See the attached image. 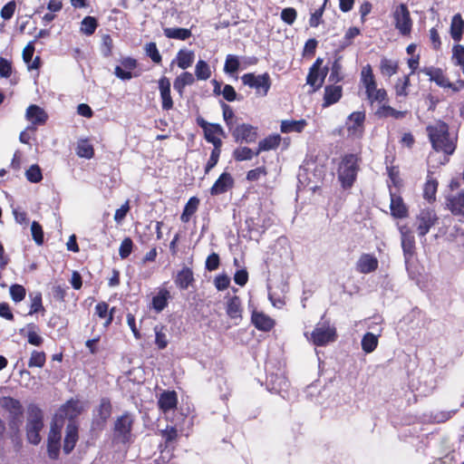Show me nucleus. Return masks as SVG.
<instances>
[{
	"label": "nucleus",
	"mask_w": 464,
	"mask_h": 464,
	"mask_svg": "<svg viewBox=\"0 0 464 464\" xmlns=\"http://www.w3.org/2000/svg\"><path fill=\"white\" fill-rule=\"evenodd\" d=\"M26 337L28 343L34 346H40L44 343V338L38 334L37 326L34 324H27Z\"/></svg>",
	"instance_id": "39"
},
{
	"label": "nucleus",
	"mask_w": 464,
	"mask_h": 464,
	"mask_svg": "<svg viewBox=\"0 0 464 464\" xmlns=\"http://www.w3.org/2000/svg\"><path fill=\"white\" fill-rule=\"evenodd\" d=\"M227 314L231 319L242 318V306L239 297L232 296L227 302Z\"/></svg>",
	"instance_id": "28"
},
{
	"label": "nucleus",
	"mask_w": 464,
	"mask_h": 464,
	"mask_svg": "<svg viewBox=\"0 0 464 464\" xmlns=\"http://www.w3.org/2000/svg\"><path fill=\"white\" fill-rule=\"evenodd\" d=\"M306 125L305 120H285L281 121L280 130L283 133L302 132Z\"/></svg>",
	"instance_id": "30"
},
{
	"label": "nucleus",
	"mask_w": 464,
	"mask_h": 464,
	"mask_svg": "<svg viewBox=\"0 0 464 464\" xmlns=\"http://www.w3.org/2000/svg\"><path fill=\"white\" fill-rule=\"evenodd\" d=\"M361 82L363 84L365 90L369 87L372 89V85L376 83L372 69L370 64L362 67L361 72Z\"/></svg>",
	"instance_id": "40"
},
{
	"label": "nucleus",
	"mask_w": 464,
	"mask_h": 464,
	"mask_svg": "<svg viewBox=\"0 0 464 464\" xmlns=\"http://www.w3.org/2000/svg\"><path fill=\"white\" fill-rule=\"evenodd\" d=\"M158 403L160 409L164 412L174 410L178 403L177 393L175 392H164L161 393Z\"/></svg>",
	"instance_id": "21"
},
{
	"label": "nucleus",
	"mask_w": 464,
	"mask_h": 464,
	"mask_svg": "<svg viewBox=\"0 0 464 464\" xmlns=\"http://www.w3.org/2000/svg\"><path fill=\"white\" fill-rule=\"evenodd\" d=\"M253 324L261 331H269L273 328L275 322L268 315L261 312H253L251 317Z\"/></svg>",
	"instance_id": "19"
},
{
	"label": "nucleus",
	"mask_w": 464,
	"mask_h": 464,
	"mask_svg": "<svg viewBox=\"0 0 464 464\" xmlns=\"http://www.w3.org/2000/svg\"><path fill=\"white\" fill-rule=\"evenodd\" d=\"M438 188V181L434 179L429 178L424 185L423 196L428 200L435 199V195Z\"/></svg>",
	"instance_id": "45"
},
{
	"label": "nucleus",
	"mask_w": 464,
	"mask_h": 464,
	"mask_svg": "<svg viewBox=\"0 0 464 464\" xmlns=\"http://www.w3.org/2000/svg\"><path fill=\"white\" fill-rule=\"evenodd\" d=\"M155 343L159 349H164L168 344L166 334L163 332V326L156 325L154 327Z\"/></svg>",
	"instance_id": "54"
},
{
	"label": "nucleus",
	"mask_w": 464,
	"mask_h": 464,
	"mask_svg": "<svg viewBox=\"0 0 464 464\" xmlns=\"http://www.w3.org/2000/svg\"><path fill=\"white\" fill-rule=\"evenodd\" d=\"M232 135L236 141H244L246 143L255 142L257 137L256 129L246 123L237 126L232 131Z\"/></svg>",
	"instance_id": "12"
},
{
	"label": "nucleus",
	"mask_w": 464,
	"mask_h": 464,
	"mask_svg": "<svg viewBox=\"0 0 464 464\" xmlns=\"http://www.w3.org/2000/svg\"><path fill=\"white\" fill-rule=\"evenodd\" d=\"M239 60L237 56L233 54H228L226 57V62L224 65V71L227 73H234L236 72L239 68Z\"/></svg>",
	"instance_id": "50"
},
{
	"label": "nucleus",
	"mask_w": 464,
	"mask_h": 464,
	"mask_svg": "<svg viewBox=\"0 0 464 464\" xmlns=\"http://www.w3.org/2000/svg\"><path fill=\"white\" fill-rule=\"evenodd\" d=\"M221 152V147H214L213 150L211 151L210 158L206 165L205 172L208 173L211 169H213L219 159Z\"/></svg>",
	"instance_id": "59"
},
{
	"label": "nucleus",
	"mask_w": 464,
	"mask_h": 464,
	"mask_svg": "<svg viewBox=\"0 0 464 464\" xmlns=\"http://www.w3.org/2000/svg\"><path fill=\"white\" fill-rule=\"evenodd\" d=\"M193 281V272L188 267L182 268L175 278V284L182 290L187 289Z\"/></svg>",
	"instance_id": "31"
},
{
	"label": "nucleus",
	"mask_w": 464,
	"mask_h": 464,
	"mask_svg": "<svg viewBox=\"0 0 464 464\" xmlns=\"http://www.w3.org/2000/svg\"><path fill=\"white\" fill-rule=\"evenodd\" d=\"M26 179L33 183L42 180V171L38 165H32L25 172Z\"/></svg>",
	"instance_id": "52"
},
{
	"label": "nucleus",
	"mask_w": 464,
	"mask_h": 464,
	"mask_svg": "<svg viewBox=\"0 0 464 464\" xmlns=\"http://www.w3.org/2000/svg\"><path fill=\"white\" fill-rule=\"evenodd\" d=\"M342 97V87L338 85L326 86L324 89V107L337 102Z\"/></svg>",
	"instance_id": "24"
},
{
	"label": "nucleus",
	"mask_w": 464,
	"mask_h": 464,
	"mask_svg": "<svg viewBox=\"0 0 464 464\" xmlns=\"http://www.w3.org/2000/svg\"><path fill=\"white\" fill-rule=\"evenodd\" d=\"M31 233L34 240L37 245H42L44 242V232L41 225L34 221L31 225Z\"/></svg>",
	"instance_id": "57"
},
{
	"label": "nucleus",
	"mask_w": 464,
	"mask_h": 464,
	"mask_svg": "<svg viewBox=\"0 0 464 464\" xmlns=\"http://www.w3.org/2000/svg\"><path fill=\"white\" fill-rule=\"evenodd\" d=\"M198 125L202 128L206 140L214 147H221L222 140L218 136H225L223 128L218 123H209L201 117L197 118Z\"/></svg>",
	"instance_id": "9"
},
{
	"label": "nucleus",
	"mask_w": 464,
	"mask_h": 464,
	"mask_svg": "<svg viewBox=\"0 0 464 464\" xmlns=\"http://www.w3.org/2000/svg\"><path fill=\"white\" fill-rule=\"evenodd\" d=\"M170 297L171 295L169 290L166 288H160L157 295L152 298V308L157 313H160L168 305V302Z\"/></svg>",
	"instance_id": "26"
},
{
	"label": "nucleus",
	"mask_w": 464,
	"mask_h": 464,
	"mask_svg": "<svg viewBox=\"0 0 464 464\" xmlns=\"http://www.w3.org/2000/svg\"><path fill=\"white\" fill-rule=\"evenodd\" d=\"M159 89L162 101V109L169 111L173 107V101L170 95V82L163 76L159 80Z\"/></svg>",
	"instance_id": "17"
},
{
	"label": "nucleus",
	"mask_w": 464,
	"mask_h": 464,
	"mask_svg": "<svg viewBox=\"0 0 464 464\" xmlns=\"http://www.w3.org/2000/svg\"><path fill=\"white\" fill-rule=\"evenodd\" d=\"M44 428V413L35 405H30L27 409L26 435L30 443L37 445L41 441L40 431Z\"/></svg>",
	"instance_id": "3"
},
{
	"label": "nucleus",
	"mask_w": 464,
	"mask_h": 464,
	"mask_svg": "<svg viewBox=\"0 0 464 464\" xmlns=\"http://www.w3.org/2000/svg\"><path fill=\"white\" fill-rule=\"evenodd\" d=\"M376 113L379 117L401 119L405 116L406 111H397L389 105H382L378 109Z\"/></svg>",
	"instance_id": "42"
},
{
	"label": "nucleus",
	"mask_w": 464,
	"mask_h": 464,
	"mask_svg": "<svg viewBox=\"0 0 464 464\" xmlns=\"http://www.w3.org/2000/svg\"><path fill=\"white\" fill-rule=\"evenodd\" d=\"M464 32V20L459 14L452 17L450 24V35L454 41L459 42L461 40L462 33Z\"/></svg>",
	"instance_id": "32"
},
{
	"label": "nucleus",
	"mask_w": 464,
	"mask_h": 464,
	"mask_svg": "<svg viewBox=\"0 0 464 464\" xmlns=\"http://www.w3.org/2000/svg\"><path fill=\"white\" fill-rule=\"evenodd\" d=\"M425 73L430 76V81L436 82L437 85L442 88H453L449 79L443 74L442 71L438 68H428L425 69Z\"/></svg>",
	"instance_id": "22"
},
{
	"label": "nucleus",
	"mask_w": 464,
	"mask_h": 464,
	"mask_svg": "<svg viewBox=\"0 0 464 464\" xmlns=\"http://www.w3.org/2000/svg\"><path fill=\"white\" fill-rule=\"evenodd\" d=\"M195 60V53L193 51L181 49L178 52L176 56V63L178 66L186 70L192 65Z\"/></svg>",
	"instance_id": "29"
},
{
	"label": "nucleus",
	"mask_w": 464,
	"mask_h": 464,
	"mask_svg": "<svg viewBox=\"0 0 464 464\" xmlns=\"http://www.w3.org/2000/svg\"><path fill=\"white\" fill-rule=\"evenodd\" d=\"M195 82V77L191 72H185L179 75L173 83L174 89L182 95L184 88L188 85L193 84Z\"/></svg>",
	"instance_id": "33"
},
{
	"label": "nucleus",
	"mask_w": 464,
	"mask_h": 464,
	"mask_svg": "<svg viewBox=\"0 0 464 464\" xmlns=\"http://www.w3.org/2000/svg\"><path fill=\"white\" fill-rule=\"evenodd\" d=\"M219 266V256L216 253L209 255L206 260V268L208 271H214L218 269Z\"/></svg>",
	"instance_id": "64"
},
{
	"label": "nucleus",
	"mask_w": 464,
	"mask_h": 464,
	"mask_svg": "<svg viewBox=\"0 0 464 464\" xmlns=\"http://www.w3.org/2000/svg\"><path fill=\"white\" fill-rule=\"evenodd\" d=\"M163 32L169 39L187 40L191 36V31L187 28L168 27Z\"/></svg>",
	"instance_id": "34"
},
{
	"label": "nucleus",
	"mask_w": 464,
	"mask_h": 464,
	"mask_svg": "<svg viewBox=\"0 0 464 464\" xmlns=\"http://www.w3.org/2000/svg\"><path fill=\"white\" fill-rule=\"evenodd\" d=\"M378 259L370 254H362L356 262V270L362 274H369L378 267Z\"/></svg>",
	"instance_id": "15"
},
{
	"label": "nucleus",
	"mask_w": 464,
	"mask_h": 464,
	"mask_svg": "<svg viewBox=\"0 0 464 464\" xmlns=\"http://www.w3.org/2000/svg\"><path fill=\"white\" fill-rule=\"evenodd\" d=\"M427 132L436 151H442L447 155L454 152L457 138L450 135L449 126L445 122L438 121L432 126H428Z\"/></svg>",
	"instance_id": "2"
},
{
	"label": "nucleus",
	"mask_w": 464,
	"mask_h": 464,
	"mask_svg": "<svg viewBox=\"0 0 464 464\" xmlns=\"http://www.w3.org/2000/svg\"><path fill=\"white\" fill-rule=\"evenodd\" d=\"M410 85V79L409 76L403 77V79H400L398 82L396 83L395 89H396V94L399 96H407V89Z\"/></svg>",
	"instance_id": "60"
},
{
	"label": "nucleus",
	"mask_w": 464,
	"mask_h": 464,
	"mask_svg": "<svg viewBox=\"0 0 464 464\" xmlns=\"http://www.w3.org/2000/svg\"><path fill=\"white\" fill-rule=\"evenodd\" d=\"M137 67V61L130 57H126L121 61V65L116 66L115 75L121 80H130L133 77L131 71Z\"/></svg>",
	"instance_id": "13"
},
{
	"label": "nucleus",
	"mask_w": 464,
	"mask_h": 464,
	"mask_svg": "<svg viewBox=\"0 0 464 464\" xmlns=\"http://www.w3.org/2000/svg\"><path fill=\"white\" fill-rule=\"evenodd\" d=\"M80 412L81 408L78 401H69L55 414L47 440V450L50 458L56 459L59 455L63 427L62 420L63 418H68L70 420L65 429L63 450L64 453L69 454L74 449L79 435L78 427L72 420L78 416Z\"/></svg>",
	"instance_id": "1"
},
{
	"label": "nucleus",
	"mask_w": 464,
	"mask_h": 464,
	"mask_svg": "<svg viewBox=\"0 0 464 464\" xmlns=\"http://www.w3.org/2000/svg\"><path fill=\"white\" fill-rule=\"evenodd\" d=\"M341 57L335 59L331 67V73L329 81L333 82H339L343 80L342 64L340 63Z\"/></svg>",
	"instance_id": "46"
},
{
	"label": "nucleus",
	"mask_w": 464,
	"mask_h": 464,
	"mask_svg": "<svg viewBox=\"0 0 464 464\" xmlns=\"http://www.w3.org/2000/svg\"><path fill=\"white\" fill-rule=\"evenodd\" d=\"M98 26L97 21L92 16H86L81 23V32L86 35L92 34Z\"/></svg>",
	"instance_id": "43"
},
{
	"label": "nucleus",
	"mask_w": 464,
	"mask_h": 464,
	"mask_svg": "<svg viewBox=\"0 0 464 464\" xmlns=\"http://www.w3.org/2000/svg\"><path fill=\"white\" fill-rule=\"evenodd\" d=\"M281 18L288 24H292L296 18V11L294 8H285L281 12Z\"/></svg>",
	"instance_id": "62"
},
{
	"label": "nucleus",
	"mask_w": 464,
	"mask_h": 464,
	"mask_svg": "<svg viewBox=\"0 0 464 464\" xmlns=\"http://www.w3.org/2000/svg\"><path fill=\"white\" fill-rule=\"evenodd\" d=\"M229 284L230 278L227 275H219L215 278V286L219 291L227 289Z\"/></svg>",
	"instance_id": "63"
},
{
	"label": "nucleus",
	"mask_w": 464,
	"mask_h": 464,
	"mask_svg": "<svg viewBox=\"0 0 464 464\" xmlns=\"http://www.w3.org/2000/svg\"><path fill=\"white\" fill-rule=\"evenodd\" d=\"M241 81L244 85L254 89L256 94L260 97L267 95L272 84L270 75L267 72L262 74L245 73L241 76Z\"/></svg>",
	"instance_id": "5"
},
{
	"label": "nucleus",
	"mask_w": 464,
	"mask_h": 464,
	"mask_svg": "<svg viewBox=\"0 0 464 464\" xmlns=\"http://www.w3.org/2000/svg\"><path fill=\"white\" fill-rule=\"evenodd\" d=\"M93 148L87 141H81L77 146V155L82 158L91 159L93 157Z\"/></svg>",
	"instance_id": "51"
},
{
	"label": "nucleus",
	"mask_w": 464,
	"mask_h": 464,
	"mask_svg": "<svg viewBox=\"0 0 464 464\" xmlns=\"http://www.w3.org/2000/svg\"><path fill=\"white\" fill-rule=\"evenodd\" d=\"M452 60L456 65L461 67L464 73V46L456 44L452 48Z\"/></svg>",
	"instance_id": "49"
},
{
	"label": "nucleus",
	"mask_w": 464,
	"mask_h": 464,
	"mask_svg": "<svg viewBox=\"0 0 464 464\" xmlns=\"http://www.w3.org/2000/svg\"><path fill=\"white\" fill-rule=\"evenodd\" d=\"M108 308H109V305L104 302L99 303L95 306V312L99 317L106 318L108 316L106 323H105V326L109 325L112 321L111 313L108 315Z\"/></svg>",
	"instance_id": "55"
},
{
	"label": "nucleus",
	"mask_w": 464,
	"mask_h": 464,
	"mask_svg": "<svg viewBox=\"0 0 464 464\" xmlns=\"http://www.w3.org/2000/svg\"><path fill=\"white\" fill-rule=\"evenodd\" d=\"M391 214L393 218H403L408 216V208L401 197L391 193Z\"/></svg>",
	"instance_id": "18"
},
{
	"label": "nucleus",
	"mask_w": 464,
	"mask_h": 464,
	"mask_svg": "<svg viewBox=\"0 0 464 464\" xmlns=\"http://www.w3.org/2000/svg\"><path fill=\"white\" fill-rule=\"evenodd\" d=\"M281 142V136L279 134H272L268 137L263 139L258 143V149L256 151V156H257L262 151H267L271 150L276 149Z\"/></svg>",
	"instance_id": "27"
},
{
	"label": "nucleus",
	"mask_w": 464,
	"mask_h": 464,
	"mask_svg": "<svg viewBox=\"0 0 464 464\" xmlns=\"http://www.w3.org/2000/svg\"><path fill=\"white\" fill-rule=\"evenodd\" d=\"M449 207L452 214L459 216L464 221V192L459 191L449 198Z\"/></svg>",
	"instance_id": "20"
},
{
	"label": "nucleus",
	"mask_w": 464,
	"mask_h": 464,
	"mask_svg": "<svg viewBox=\"0 0 464 464\" xmlns=\"http://www.w3.org/2000/svg\"><path fill=\"white\" fill-rule=\"evenodd\" d=\"M368 100L372 103L374 102H382L387 98V92L384 89H378L377 84L372 85V88L365 90Z\"/></svg>",
	"instance_id": "38"
},
{
	"label": "nucleus",
	"mask_w": 464,
	"mask_h": 464,
	"mask_svg": "<svg viewBox=\"0 0 464 464\" xmlns=\"http://www.w3.org/2000/svg\"><path fill=\"white\" fill-rule=\"evenodd\" d=\"M380 70L382 75L391 77L398 72V63L394 60L382 58L380 63Z\"/></svg>",
	"instance_id": "37"
},
{
	"label": "nucleus",
	"mask_w": 464,
	"mask_h": 464,
	"mask_svg": "<svg viewBox=\"0 0 464 464\" xmlns=\"http://www.w3.org/2000/svg\"><path fill=\"white\" fill-rule=\"evenodd\" d=\"M16 4L14 1L8 2L1 10V17L4 20H9L14 14Z\"/></svg>",
	"instance_id": "61"
},
{
	"label": "nucleus",
	"mask_w": 464,
	"mask_h": 464,
	"mask_svg": "<svg viewBox=\"0 0 464 464\" xmlns=\"http://www.w3.org/2000/svg\"><path fill=\"white\" fill-rule=\"evenodd\" d=\"M46 361V355L44 352L33 351L31 353L30 359L28 361V366L30 368L39 367L42 368Z\"/></svg>",
	"instance_id": "44"
},
{
	"label": "nucleus",
	"mask_w": 464,
	"mask_h": 464,
	"mask_svg": "<svg viewBox=\"0 0 464 464\" xmlns=\"http://www.w3.org/2000/svg\"><path fill=\"white\" fill-rule=\"evenodd\" d=\"M399 230L401 233V247L403 250L405 261L409 262V260L415 254V238L411 229L408 226H401Z\"/></svg>",
	"instance_id": "11"
},
{
	"label": "nucleus",
	"mask_w": 464,
	"mask_h": 464,
	"mask_svg": "<svg viewBox=\"0 0 464 464\" xmlns=\"http://www.w3.org/2000/svg\"><path fill=\"white\" fill-rule=\"evenodd\" d=\"M132 422V418L128 414L122 415L116 420L114 426L115 432L116 435L119 438H121L122 441H126L128 440L130 433Z\"/></svg>",
	"instance_id": "14"
},
{
	"label": "nucleus",
	"mask_w": 464,
	"mask_h": 464,
	"mask_svg": "<svg viewBox=\"0 0 464 464\" xmlns=\"http://www.w3.org/2000/svg\"><path fill=\"white\" fill-rule=\"evenodd\" d=\"M254 156H256V152L247 147H239L237 148L233 152V157L237 161L249 160Z\"/></svg>",
	"instance_id": "47"
},
{
	"label": "nucleus",
	"mask_w": 464,
	"mask_h": 464,
	"mask_svg": "<svg viewBox=\"0 0 464 464\" xmlns=\"http://www.w3.org/2000/svg\"><path fill=\"white\" fill-rule=\"evenodd\" d=\"M393 25L402 36H408L412 30V19L405 4H400L392 12Z\"/></svg>",
	"instance_id": "6"
},
{
	"label": "nucleus",
	"mask_w": 464,
	"mask_h": 464,
	"mask_svg": "<svg viewBox=\"0 0 464 464\" xmlns=\"http://www.w3.org/2000/svg\"><path fill=\"white\" fill-rule=\"evenodd\" d=\"M327 69L323 71L309 70V73L306 77V83L313 88V92L320 89L324 82Z\"/></svg>",
	"instance_id": "25"
},
{
	"label": "nucleus",
	"mask_w": 464,
	"mask_h": 464,
	"mask_svg": "<svg viewBox=\"0 0 464 464\" xmlns=\"http://www.w3.org/2000/svg\"><path fill=\"white\" fill-rule=\"evenodd\" d=\"M358 170V158L353 154L345 155L338 169V178L343 187L349 188L355 180Z\"/></svg>",
	"instance_id": "4"
},
{
	"label": "nucleus",
	"mask_w": 464,
	"mask_h": 464,
	"mask_svg": "<svg viewBox=\"0 0 464 464\" xmlns=\"http://www.w3.org/2000/svg\"><path fill=\"white\" fill-rule=\"evenodd\" d=\"M195 75L198 80L206 81L211 76L209 65L203 60H199L195 66Z\"/></svg>",
	"instance_id": "41"
},
{
	"label": "nucleus",
	"mask_w": 464,
	"mask_h": 464,
	"mask_svg": "<svg viewBox=\"0 0 464 464\" xmlns=\"http://www.w3.org/2000/svg\"><path fill=\"white\" fill-rule=\"evenodd\" d=\"M146 54L150 57V59L156 63H160L161 62V55L159 53L157 45L155 43H149L145 47Z\"/></svg>",
	"instance_id": "58"
},
{
	"label": "nucleus",
	"mask_w": 464,
	"mask_h": 464,
	"mask_svg": "<svg viewBox=\"0 0 464 464\" xmlns=\"http://www.w3.org/2000/svg\"><path fill=\"white\" fill-rule=\"evenodd\" d=\"M233 184L234 179L232 176L227 172H224L211 187L210 194L213 196L223 194L232 188Z\"/></svg>",
	"instance_id": "16"
},
{
	"label": "nucleus",
	"mask_w": 464,
	"mask_h": 464,
	"mask_svg": "<svg viewBox=\"0 0 464 464\" xmlns=\"http://www.w3.org/2000/svg\"><path fill=\"white\" fill-rule=\"evenodd\" d=\"M1 404L4 408H5L14 414L19 413L22 410V405L20 401L11 397L3 398L1 401Z\"/></svg>",
	"instance_id": "48"
},
{
	"label": "nucleus",
	"mask_w": 464,
	"mask_h": 464,
	"mask_svg": "<svg viewBox=\"0 0 464 464\" xmlns=\"http://www.w3.org/2000/svg\"><path fill=\"white\" fill-rule=\"evenodd\" d=\"M25 288L21 285H13L10 286V295L14 302H21L25 297Z\"/></svg>",
	"instance_id": "53"
},
{
	"label": "nucleus",
	"mask_w": 464,
	"mask_h": 464,
	"mask_svg": "<svg viewBox=\"0 0 464 464\" xmlns=\"http://www.w3.org/2000/svg\"><path fill=\"white\" fill-rule=\"evenodd\" d=\"M364 111H354L347 119L346 128L348 135L353 138H360L364 130Z\"/></svg>",
	"instance_id": "10"
},
{
	"label": "nucleus",
	"mask_w": 464,
	"mask_h": 464,
	"mask_svg": "<svg viewBox=\"0 0 464 464\" xmlns=\"http://www.w3.org/2000/svg\"><path fill=\"white\" fill-rule=\"evenodd\" d=\"M199 205V199L196 197H192L188 199L185 205L184 210L180 216V219L184 223H188L190 218L196 213Z\"/></svg>",
	"instance_id": "35"
},
{
	"label": "nucleus",
	"mask_w": 464,
	"mask_h": 464,
	"mask_svg": "<svg viewBox=\"0 0 464 464\" xmlns=\"http://www.w3.org/2000/svg\"><path fill=\"white\" fill-rule=\"evenodd\" d=\"M436 213L430 208L421 209L415 217L414 227L420 237H425L430 229L437 223Z\"/></svg>",
	"instance_id": "7"
},
{
	"label": "nucleus",
	"mask_w": 464,
	"mask_h": 464,
	"mask_svg": "<svg viewBox=\"0 0 464 464\" xmlns=\"http://www.w3.org/2000/svg\"><path fill=\"white\" fill-rule=\"evenodd\" d=\"M336 339V329L328 323L318 324L311 333L310 340L317 346H324Z\"/></svg>",
	"instance_id": "8"
},
{
	"label": "nucleus",
	"mask_w": 464,
	"mask_h": 464,
	"mask_svg": "<svg viewBox=\"0 0 464 464\" xmlns=\"http://www.w3.org/2000/svg\"><path fill=\"white\" fill-rule=\"evenodd\" d=\"M25 117L34 124H44L47 120L45 111L37 105H30L26 110Z\"/></svg>",
	"instance_id": "23"
},
{
	"label": "nucleus",
	"mask_w": 464,
	"mask_h": 464,
	"mask_svg": "<svg viewBox=\"0 0 464 464\" xmlns=\"http://www.w3.org/2000/svg\"><path fill=\"white\" fill-rule=\"evenodd\" d=\"M378 336L372 333H366L362 339V349L364 353H372L378 345Z\"/></svg>",
	"instance_id": "36"
},
{
	"label": "nucleus",
	"mask_w": 464,
	"mask_h": 464,
	"mask_svg": "<svg viewBox=\"0 0 464 464\" xmlns=\"http://www.w3.org/2000/svg\"><path fill=\"white\" fill-rule=\"evenodd\" d=\"M132 246L133 243L130 237H126L122 240L119 248V255L121 259H125L130 255Z\"/></svg>",
	"instance_id": "56"
}]
</instances>
